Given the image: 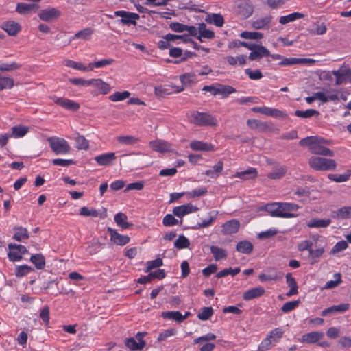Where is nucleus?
Listing matches in <instances>:
<instances>
[{
    "label": "nucleus",
    "mask_w": 351,
    "mask_h": 351,
    "mask_svg": "<svg viewBox=\"0 0 351 351\" xmlns=\"http://www.w3.org/2000/svg\"><path fill=\"white\" fill-rule=\"evenodd\" d=\"M299 206L293 203L272 202L265 204V212L272 217L291 218L295 215L291 212L296 211Z\"/></svg>",
    "instance_id": "nucleus-1"
},
{
    "label": "nucleus",
    "mask_w": 351,
    "mask_h": 351,
    "mask_svg": "<svg viewBox=\"0 0 351 351\" xmlns=\"http://www.w3.org/2000/svg\"><path fill=\"white\" fill-rule=\"evenodd\" d=\"M189 121L199 127L216 126L218 123L217 119L208 112L192 111L188 114Z\"/></svg>",
    "instance_id": "nucleus-2"
},
{
    "label": "nucleus",
    "mask_w": 351,
    "mask_h": 351,
    "mask_svg": "<svg viewBox=\"0 0 351 351\" xmlns=\"http://www.w3.org/2000/svg\"><path fill=\"white\" fill-rule=\"evenodd\" d=\"M308 165L311 168L319 171H332L337 167V162L335 160L319 156L309 158Z\"/></svg>",
    "instance_id": "nucleus-3"
},
{
    "label": "nucleus",
    "mask_w": 351,
    "mask_h": 351,
    "mask_svg": "<svg viewBox=\"0 0 351 351\" xmlns=\"http://www.w3.org/2000/svg\"><path fill=\"white\" fill-rule=\"evenodd\" d=\"M51 150L56 154H66L70 152L71 147L68 142L62 138L49 137L47 138Z\"/></svg>",
    "instance_id": "nucleus-4"
},
{
    "label": "nucleus",
    "mask_w": 351,
    "mask_h": 351,
    "mask_svg": "<svg viewBox=\"0 0 351 351\" xmlns=\"http://www.w3.org/2000/svg\"><path fill=\"white\" fill-rule=\"evenodd\" d=\"M268 173L267 176L269 179L276 180L282 178L287 171L285 167L280 165L278 163L273 162L271 160H267Z\"/></svg>",
    "instance_id": "nucleus-5"
},
{
    "label": "nucleus",
    "mask_w": 351,
    "mask_h": 351,
    "mask_svg": "<svg viewBox=\"0 0 351 351\" xmlns=\"http://www.w3.org/2000/svg\"><path fill=\"white\" fill-rule=\"evenodd\" d=\"M285 331L280 328H276L272 330L269 334L265 338V350H270L275 346L282 339Z\"/></svg>",
    "instance_id": "nucleus-6"
},
{
    "label": "nucleus",
    "mask_w": 351,
    "mask_h": 351,
    "mask_svg": "<svg viewBox=\"0 0 351 351\" xmlns=\"http://www.w3.org/2000/svg\"><path fill=\"white\" fill-rule=\"evenodd\" d=\"M114 14L115 16L121 17V19L120 21L121 23L124 25H136V21L139 19V18H140V16L138 14L130 12L124 11V10L115 11L114 12Z\"/></svg>",
    "instance_id": "nucleus-7"
},
{
    "label": "nucleus",
    "mask_w": 351,
    "mask_h": 351,
    "mask_svg": "<svg viewBox=\"0 0 351 351\" xmlns=\"http://www.w3.org/2000/svg\"><path fill=\"white\" fill-rule=\"evenodd\" d=\"M237 14L242 18L249 17L253 12L252 6L247 0H237L236 2Z\"/></svg>",
    "instance_id": "nucleus-8"
},
{
    "label": "nucleus",
    "mask_w": 351,
    "mask_h": 351,
    "mask_svg": "<svg viewBox=\"0 0 351 351\" xmlns=\"http://www.w3.org/2000/svg\"><path fill=\"white\" fill-rule=\"evenodd\" d=\"M61 14V12L55 8H49L40 10L38 14L39 18L44 21H51L58 19Z\"/></svg>",
    "instance_id": "nucleus-9"
},
{
    "label": "nucleus",
    "mask_w": 351,
    "mask_h": 351,
    "mask_svg": "<svg viewBox=\"0 0 351 351\" xmlns=\"http://www.w3.org/2000/svg\"><path fill=\"white\" fill-rule=\"evenodd\" d=\"M199 208L191 204H186L176 206L173 209V214L180 218L191 213L197 212Z\"/></svg>",
    "instance_id": "nucleus-10"
},
{
    "label": "nucleus",
    "mask_w": 351,
    "mask_h": 351,
    "mask_svg": "<svg viewBox=\"0 0 351 351\" xmlns=\"http://www.w3.org/2000/svg\"><path fill=\"white\" fill-rule=\"evenodd\" d=\"M52 99L55 104L67 110L77 111L80 108L78 103L66 98L53 97Z\"/></svg>",
    "instance_id": "nucleus-11"
},
{
    "label": "nucleus",
    "mask_w": 351,
    "mask_h": 351,
    "mask_svg": "<svg viewBox=\"0 0 351 351\" xmlns=\"http://www.w3.org/2000/svg\"><path fill=\"white\" fill-rule=\"evenodd\" d=\"M240 228V223L237 219H232L225 222L221 226V232L224 235H230L237 233Z\"/></svg>",
    "instance_id": "nucleus-12"
},
{
    "label": "nucleus",
    "mask_w": 351,
    "mask_h": 351,
    "mask_svg": "<svg viewBox=\"0 0 351 351\" xmlns=\"http://www.w3.org/2000/svg\"><path fill=\"white\" fill-rule=\"evenodd\" d=\"M110 236V240L119 245H124L130 242V237L119 234L115 230L108 227L107 229Z\"/></svg>",
    "instance_id": "nucleus-13"
},
{
    "label": "nucleus",
    "mask_w": 351,
    "mask_h": 351,
    "mask_svg": "<svg viewBox=\"0 0 351 351\" xmlns=\"http://www.w3.org/2000/svg\"><path fill=\"white\" fill-rule=\"evenodd\" d=\"M80 215L86 216V217H99L101 219H104L107 217V210L106 208H103V212L99 213L95 208H88V207L84 206L81 208L80 211Z\"/></svg>",
    "instance_id": "nucleus-14"
},
{
    "label": "nucleus",
    "mask_w": 351,
    "mask_h": 351,
    "mask_svg": "<svg viewBox=\"0 0 351 351\" xmlns=\"http://www.w3.org/2000/svg\"><path fill=\"white\" fill-rule=\"evenodd\" d=\"M116 159V156L114 152H108L103 154L95 157V160L98 165L101 166H108L112 164L113 161Z\"/></svg>",
    "instance_id": "nucleus-15"
},
{
    "label": "nucleus",
    "mask_w": 351,
    "mask_h": 351,
    "mask_svg": "<svg viewBox=\"0 0 351 351\" xmlns=\"http://www.w3.org/2000/svg\"><path fill=\"white\" fill-rule=\"evenodd\" d=\"M328 143V141L323 138L312 136L301 139L299 145L300 146L312 145L311 144H313V145H323Z\"/></svg>",
    "instance_id": "nucleus-16"
},
{
    "label": "nucleus",
    "mask_w": 351,
    "mask_h": 351,
    "mask_svg": "<svg viewBox=\"0 0 351 351\" xmlns=\"http://www.w3.org/2000/svg\"><path fill=\"white\" fill-rule=\"evenodd\" d=\"M306 145L311 152L315 155H322L325 156H333L334 152L323 145Z\"/></svg>",
    "instance_id": "nucleus-17"
},
{
    "label": "nucleus",
    "mask_w": 351,
    "mask_h": 351,
    "mask_svg": "<svg viewBox=\"0 0 351 351\" xmlns=\"http://www.w3.org/2000/svg\"><path fill=\"white\" fill-rule=\"evenodd\" d=\"M1 28L5 31L10 36H16L21 30L20 25L13 21H10L2 23Z\"/></svg>",
    "instance_id": "nucleus-18"
},
{
    "label": "nucleus",
    "mask_w": 351,
    "mask_h": 351,
    "mask_svg": "<svg viewBox=\"0 0 351 351\" xmlns=\"http://www.w3.org/2000/svg\"><path fill=\"white\" fill-rule=\"evenodd\" d=\"M349 304H340L339 305H334L327 308L322 311V316H327L329 314H335L336 313H343L349 309Z\"/></svg>",
    "instance_id": "nucleus-19"
},
{
    "label": "nucleus",
    "mask_w": 351,
    "mask_h": 351,
    "mask_svg": "<svg viewBox=\"0 0 351 351\" xmlns=\"http://www.w3.org/2000/svg\"><path fill=\"white\" fill-rule=\"evenodd\" d=\"M286 282L290 288L289 291L286 293L287 297H291L298 293V286L295 279L292 276L291 273L286 275Z\"/></svg>",
    "instance_id": "nucleus-20"
},
{
    "label": "nucleus",
    "mask_w": 351,
    "mask_h": 351,
    "mask_svg": "<svg viewBox=\"0 0 351 351\" xmlns=\"http://www.w3.org/2000/svg\"><path fill=\"white\" fill-rule=\"evenodd\" d=\"M150 147L158 152H165L170 150L171 145L161 140L152 141L149 143Z\"/></svg>",
    "instance_id": "nucleus-21"
},
{
    "label": "nucleus",
    "mask_w": 351,
    "mask_h": 351,
    "mask_svg": "<svg viewBox=\"0 0 351 351\" xmlns=\"http://www.w3.org/2000/svg\"><path fill=\"white\" fill-rule=\"evenodd\" d=\"M324 336L322 332H311L302 337V341L307 343H315L322 339Z\"/></svg>",
    "instance_id": "nucleus-22"
},
{
    "label": "nucleus",
    "mask_w": 351,
    "mask_h": 351,
    "mask_svg": "<svg viewBox=\"0 0 351 351\" xmlns=\"http://www.w3.org/2000/svg\"><path fill=\"white\" fill-rule=\"evenodd\" d=\"M39 8V5L37 4L18 3L16 8V11L21 14H25L32 11H37Z\"/></svg>",
    "instance_id": "nucleus-23"
},
{
    "label": "nucleus",
    "mask_w": 351,
    "mask_h": 351,
    "mask_svg": "<svg viewBox=\"0 0 351 351\" xmlns=\"http://www.w3.org/2000/svg\"><path fill=\"white\" fill-rule=\"evenodd\" d=\"M334 219H348L351 218V206H343L331 213Z\"/></svg>",
    "instance_id": "nucleus-24"
},
{
    "label": "nucleus",
    "mask_w": 351,
    "mask_h": 351,
    "mask_svg": "<svg viewBox=\"0 0 351 351\" xmlns=\"http://www.w3.org/2000/svg\"><path fill=\"white\" fill-rule=\"evenodd\" d=\"M190 147L195 151H213L214 147L212 144L199 141H193L190 143Z\"/></svg>",
    "instance_id": "nucleus-25"
},
{
    "label": "nucleus",
    "mask_w": 351,
    "mask_h": 351,
    "mask_svg": "<svg viewBox=\"0 0 351 351\" xmlns=\"http://www.w3.org/2000/svg\"><path fill=\"white\" fill-rule=\"evenodd\" d=\"M90 86L97 88L99 93L104 95L107 94L111 89L110 86L101 79H92Z\"/></svg>",
    "instance_id": "nucleus-26"
},
{
    "label": "nucleus",
    "mask_w": 351,
    "mask_h": 351,
    "mask_svg": "<svg viewBox=\"0 0 351 351\" xmlns=\"http://www.w3.org/2000/svg\"><path fill=\"white\" fill-rule=\"evenodd\" d=\"M114 221L117 225L123 229H128L133 226L132 223L128 221V217L123 213H118L114 215Z\"/></svg>",
    "instance_id": "nucleus-27"
},
{
    "label": "nucleus",
    "mask_w": 351,
    "mask_h": 351,
    "mask_svg": "<svg viewBox=\"0 0 351 351\" xmlns=\"http://www.w3.org/2000/svg\"><path fill=\"white\" fill-rule=\"evenodd\" d=\"M263 295V289L261 287L252 288L243 293V298L246 301L252 300Z\"/></svg>",
    "instance_id": "nucleus-28"
},
{
    "label": "nucleus",
    "mask_w": 351,
    "mask_h": 351,
    "mask_svg": "<svg viewBox=\"0 0 351 351\" xmlns=\"http://www.w3.org/2000/svg\"><path fill=\"white\" fill-rule=\"evenodd\" d=\"M14 230L13 239L20 242L29 238L28 231L25 228L17 226L14 228Z\"/></svg>",
    "instance_id": "nucleus-29"
},
{
    "label": "nucleus",
    "mask_w": 351,
    "mask_h": 351,
    "mask_svg": "<svg viewBox=\"0 0 351 351\" xmlns=\"http://www.w3.org/2000/svg\"><path fill=\"white\" fill-rule=\"evenodd\" d=\"M331 223V220L329 219H319L313 218L307 222V226L309 228H326Z\"/></svg>",
    "instance_id": "nucleus-30"
},
{
    "label": "nucleus",
    "mask_w": 351,
    "mask_h": 351,
    "mask_svg": "<svg viewBox=\"0 0 351 351\" xmlns=\"http://www.w3.org/2000/svg\"><path fill=\"white\" fill-rule=\"evenodd\" d=\"M125 346L131 350H142L145 346V341L138 343L134 337L125 339Z\"/></svg>",
    "instance_id": "nucleus-31"
},
{
    "label": "nucleus",
    "mask_w": 351,
    "mask_h": 351,
    "mask_svg": "<svg viewBox=\"0 0 351 351\" xmlns=\"http://www.w3.org/2000/svg\"><path fill=\"white\" fill-rule=\"evenodd\" d=\"M257 171L254 168H250L247 170L237 172L234 176L235 178H239L242 180L252 179L256 177Z\"/></svg>",
    "instance_id": "nucleus-32"
},
{
    "label": "nucleus",
    "mask_w": 351,
    "mask_h": 351,
    "mask_svg": "<svg viewBox=\"0 0 351 351\" xmlns=\"http://www.w3.org/2000/svg\"><path fill=\"white\" fill-rule=\"evenodd\" d=\"M265 115L270 116L274 118H280V119H287V114L278 109L276 108H271L265 106Z\"/></svg>",
    "instance_id": "nucleus-33"
},
{
    "label": "nucleus",
    "mask_w": 351,
    "mask_h": 351,
    "mask_svg": "<svg viewBox=\"0 0 351 351\" xmlns=\"http://www.w3.org/2000/svg\"><path fill=\"white\" fill-rule=\"evenodd\" d=\"M29 132V128L22 125H16L12 128V136L14 138L23 137Z\"/></svg>",
    "instance_id": "nucleus-34"
},
{
    "label": "nucleus",
    "mask_w": 351,
    "mask_h": 351,
    "mask_svg": "<svg viewBox=\"0 0 351 351\" xmlns=\"http://www.w3.org/2000/svg\"><path fill=\"white\" fill-rule=\"evenodd\" d=\"M304 14L300 12H293L287 16H282L279 19V23L282 25H285L289 22H293L297 19H302Z\"/></svg>",
    "instance_id": "nucleus-35"
},
{
    "label": "nucleus",
    "mask_w": 351,
    "mask_h": 351,
    "mask_svg": "<svg viewBox=\"0 0 351 351\" xmlns=\"http://www.w3.org/2000/svg\"><path fill=\"white\" fill-rule=\"evenodd\" d=\"M30 261L38 269H43L45 266V258L41 254L32 255L30 258Z\"/></svg>",
    "instance_id": "nucleus-36"
},
{
    "label": "nucleus",
    "mask_w": 351,
    "mask_h": 351,
    "mask_svg": "<svg viewBox=\"0 0 351 351\" xmlns=\"http://www.w3.org/2000/svg\"><path fill=\"white\" fill-rule=\"evenodd\" d=\"M350 176H351V170L350 169L346 170V171L345 172L344 174H341V175L328 174V178L330 180L336 182H346L349 180Z\"/></svg>",
    "instance_id": "nucleus-37"
},
{
    "label": "nucleus",
    "mask_w": 351,
    "mask_h": 351,
    "mask_svg": "<svg viewBox=\"0 0 351 351\" xmlns=\"http://www.w3.org/2000/svg\"><path fill=\"white\" fill-rule=\"evenodd\" d=\"M236 249L238 252L243 254H250L253 250L252 243L247 241H242L237 243Z\"/></svg>",
    "instance_id": "nucleus-38"
},
{
    "label": "nucleus",
    "mask_w": 351,
    "mask_h": 351,
    "mask_svg": "<svg viewBox=\"0 0 351 351\" xmlns=\"http://www.w3.org/2000/svg\"><path fill=\"white\" fill-rule=\"evenodd\" d=\"M218 215L217 211H212L209 213L210 219L208 220H204L201 223H198L195 226L192 227L193 229H199L206 228L210 226L213 222L216 219Z\"/></svg>",
    "instance_id": "nucleus-39"
},
{
    "label": "nucleus",
    "mask_w": 351,
    "mask_h": 351,
    "mask_svg": "<svg viewBox=\"0 0 351 351\" xmlns=\"http://www.w3.org/2000/svg\"><path fill=\"white\" fill-rule=\"evenodd\" d=\"M93 30L91 28H85L81 31L77 32L72 39H82L84 40H88L90 39Z\"/></svg>",
    "instance_id": "nucleus-40"
},
{
    "label": "nucleus",
    "mask_w": 351,
    "mask_h": 351,
    "mask_svg": "<svg viewBox=\"0 0 351 351\" xmlns=\"http://www.w3.org/2000/svg\"><path fill=\"white\" fill-rule=\"evenodd\" d=\"M180 80L183 85L189 86L197 82V76L193 73H186L181 75Z\"/></svg>",
    "instance_id": "nucleus-41"
},
{
    "label": "nucleus",
    "mask_w": 351,
    "mask_h": 351,
    "mask_svg": "<svg viewBox=\"0 0 351 351\" xmlns=\"http://www.w3.org/2000/svg\"><path fill=\"white\" fill-rule=\"evenodd\" d=\"M252 52L250 53L249 59L255 60L261 59L263 56V47L261 44H256L254 49H250Z\"/></svg>",
    "instance_id": "nucleus-42"
},
{
    "label": "nucleus",
    "mask_w": 351,
    "mask_h": 351,
    "mask_svg": "<svg viewBox=\"0 0 351 351\" xmlns=\"http://www.w3.org/2000/svg\"><path fill=\"white\" fill-rule=\"evenodd\" d=\"M206 21L209 23H213L219 27H222L224 23L223 17L220 14H213L211 16L206 19Z\"/></svg>",
    "instance_id": "nucleus-43"
},
{
    "label": "nucleus",
    "mask_w": 351,
    "mask_h": 351,
    "mask_svg": "<svg viewBox=\"0 0 351 351\" xmlns=\"http://www.w3.org/2000/svg\"><path fill=\"white\" fill-rule=\"evenodd\" d=\"M295 115L302 118H310L313 116H319V112L315 109H308L305 111L298 110L295 111Z\"/></svg>",
    "instance_id": "nucleus-44"
},
{
    "label": "nucleus",
    "mask_w": 351,
    "mask_h": 351,
    "mask_svg": "<svg viewBox=\"0 0 351 351\" xmlns=\"http://www.w3.org/2000/svg\"><path fill=\"white\" fill-rule=\"evenodd\" d=\"M130 96V93L125 90L123 92H115L109 96V99L112 101H123Z\"/></svg>",
    "instance_id": "nucleus-45"
},
{
    "label": "nucleus",
    "mask_w": 351,
    "mask_h": 351,
    "mask_svg": "<svg viewBox=\"0 0 351 351\" xmlns=\"http://www.w3.org/2000/svg\"><path fill=\"white\" fill-rule=\"evenodd\" d=\"M14 85V79L8 76H3L0 80V91L4 89H11Z\"/></svg>",
    "instance_id": "nucleus-46"
},
{
    "label": "nucleus",
    "mask_w": 351,
    "mask_h": 351,
    "mask_svg": "<svg viewBox=\"0 0 351 351\" xmlns=\"http://www.w3.org/2000/svg\"><path fill=\"white\" fill-rule=\"evenodd\" d=\"M33 271L34 269L32 267L27 265H23L16 267L15 269V274L17 277L21 278Z\"/></svg>",
    "instance_id": "nucleus-47"
},
{
    "label": "nucleus",
    "mask_w": 351,
    "mask_h": 351,
    "mask_svg": "<svg viewBox=\"0 0 351 351\" xmlns=\"http://www.w3.org/2000/svg\"><path fill=\"white\" fill-rule=\"evenodd\" d=\"M21 65L16 62H12L11 63H2L0 64V71L10 72L18 70L21 69Z\"/></svg>",
    "instance_id": "nucleus-48"
},
{
    "label": "nucleus",
    "mask_w": 351,
    "mask_h": 351,
    "mask_svg": "<svg viewBox=\"0 0 351 351\" xmlns=\"http://www.w3.org/2000/svg\"><path fill=\"white\" fill-rule=\"evenodd\" d=\"M162 317L166 319H173L181 323V313L180 311H165L162 313Z\"/></svg>",
    "instance_id": "nucleus-49"
},
{
    "label": "nucleus",
    "mask_w": 351,
    "mask_h": 351,
    "mask_svg": "<svg viewBox=\"0 0 351 351\" xmlns=\"http://www.w3.org/2000/svg\"><path fill=\"white\" fill-rule=\"evenodd\" d=\"M210 252L216 261L226 258L227 256L225 250L220 248L217 246H211Z\"/></svg>",
    "instance_id": "nucleus-50"
},
{
    "label": "nucleus",
    "mask_w": 351,
    "mask_h": 351,
    "mask_svg": "<svg viewBox=\"0 0 351 351\" xmlns=\"http://www.w3.org/2000/svg\"><path fill=\"white\" fill-rule=\"evenodd\" d=\"M227 62L230 65H236L237 63L239 65H244L246 63V56L241 55L237 57L228 56L226 58Z\"/></svg>",
    "instance_id": "nucleus-51"
},
{
    "label": "nucleus",
    "mask_w": 351,
    "mask_h": 351,
    "mask_svg": "<svg viewBox=\"0 0 351 351\" xmlns=\"http://www.w3.org/2000/svg\"><path fill=\"white\" fill-rule=\"evenodd\" d=\"M343 67L344 65H343L339 70H333L332 71V73L336 77L335 85L337 86H339L345 82V77H346V75H344Z\"/></svg>",
    "instance_id": "nucleus-52"
},
{
    "label": "nucleus",
    "mask_w": 351,
    "mask_h": 351,
    "mask_svg": "<svg viewBox=\"0 0 351 351\" xmlns=\"http://www.w3.org/2000/svg\"><path fill=\"white\" fill-rule=\"evenodd\" d=\"M213 314V309L212 307H204L201 308L199 313L197 314V317L203 321L208 320Z\"/></svg>",
    "instance_id": "nucleus-53"
},
{
    "label": "nucleus",
    "mask_w": 351,
    "mask_h": 351,
    "mask_svg": "<svg viewBox=\"0 0 351 351\" xmlns=\"http://www.w3.org/2000/svg\"><path fill=\"white\" fill-rule=\"evenodd\" d=\"M241 37L246 40H258L263 37V34L257 32H243L241 34Z\"/></svg>",
    "instance_id": "nucleus-54"
},
{
    "label": "nucleus",
    "mask_w": 351,
    "mask_h": 351,
    "mask_svg": "<svg viewBox=\"0 0 351 351\" xmlns=\"http://www.w3.org/2000/svg\"><path fill=\"white\" fill-rule=\"evenodd\" d=\"M117 141L125 145H134L139 141L138 138L134 136H121L117 138Z\"/></svg>",
    "instance_id": "nucleus-55"
},
{
    "label": "nucleus",
    "mask_w": 351,
    "mask_h": 351,
    "mask_svg": "<svg viewBox=\"0 0 351 351\" xmlns=\"http://www.w3.org/2000/svg\"><path fill=\"white\" fill-rule=\"evenodd\" d=\"M147 157V155L137 154L136 157L132 159V161L134 162V165L137 168H143V167L147 166L149 165L148 162L144 161V159H145Z\"/></svg>",
    "instance_id": "nucleus-56"
},
{
    "label": "nucleus",
    "mask_w": 351,
    "mask_h": 351,
    "mask_svg": "<svg viewBox=\"0 0 351 351\" xmlns=\"http://www.w3.org/2000/svg\"><path fill=\"white\" fill-rule=\"evenodd\" d=\"M76 142V147L78 149H84L86 150L89 147L88 141L85 138L84 136L81 135H77L75 138Z\"/></svg>",
    "instance_id": "nucleus-57"
},
{
    "label": "nucleus",
    "mask_w": 351,
    "mask_h": 351,
    "mask_svg": "<svg viewBox=\"0 0 351 351\" xmlns=\"http://www.w3.org/2000/svg\"><path fill=\"white\" fill-rule=\"evenodd\" d=\"M190 245L189 239L184 235H180L174 243V246L178 249L186 248Z\"/></svg>",
    "instance_id": "nucleus-58"
},
{
    "label": "nucleus",
    "mask_w": 351,
    "mask_h": 351,
    "mask_svg": "<svg viewBox=\"0 0 351 351\" xmlns=\"http://www.w3.org/2000/svg\"><path fill=\"white\" fill-rule=\"evenodd\" d=\"M300 303V300L287 302L282 305L281 307V311L283 313H289L298 307Z\"/></svg>",
    "instance_id": "nucleus-59"
},
{
    "label": "nucleus",
    "mask_w": 351,
    "mask_h": 351,
    "mask_svg": "<svg viewBox=\"0 0 351 351\" xmlns=\"http://www.w3.org/2000/svg\"><path fill=\"white\" fill-rule=\"evenodd\" d=\"M241 269L239 267H236L234 269H232L231 267L224 269L223 270L219 271L217 274L216 277L218 278L226 276L229 274L232 275V276L237 275L240 272Z\"/></svg>",
    "instance_id": "nucleus-60"
},
{
    "label": "nucleus",
    "mask_w": 351,
    "mask_h": 351,
    "mask_svg": "<svg viewBox=\"0 0 351 351\" xmlns=\"http://www.w3.org/2000/svg\"><path fill=\"white\" fill-rule=\"evenodd\" d=\"M235 91V88L232 86L219 84L217 87V90L215 91V93H217V95H223L227 96Z\"/></svg>",
    "instance_id": "nucleus-61"
},
{
    "label": "nucleus",
    "mask_w": 351,
    "mask_h": 351,
    "mask_svg": "<svg viewBox=\"0 0 351 351\" xmlns=\"http://www.w3.org/2000/svg\"><path fill=\"white\" fill-rule=\"evenodd\" d=\"M335 280H330L326 282L324 286L325 289H332L337 287L341 282V275L340 273H335L334 274Z\"/></svg>",
    "instance_id": "nucleus-62"
},
{
    "label": "nucleus",
    "mask_w": 351,
    "mask_h": 351,
    "mask_svg": "<svg viewBox=\"0 0 351 351\" xmlns=\"http://www.w3.org/2000/svg\"><path fill=\"white\" fill-rule=\"evenodd\" d=\"M162 223L165 226H172L179 224V221L173 215L167 214L164 217Z\"/></svg>",
    "instance_id": "nucleus-63"
},
{
    "label": "nucleus",
    "mask_w": 351,
    "mask_h": 351,
    "mask_svg": "<svg viewBox=\"0 0 351 351\" xmlns=\"http://www.w3.org/2000/svg\"><path fill=\"white\" fill-rule=\"evenodd\" d=\"M348 247V243L345 241H341L337 242L335 246L332 248L330 254H335L339 253Z\"/></svg>",
    "instance_id": "nucleus-64"
}]
</instances>
